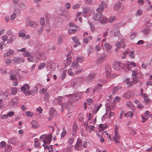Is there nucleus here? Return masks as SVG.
Returning a JSON list of instances; mask_svg holds the SVG:
<instances>
[{"mask_svg": "<svg viewBox=\"0 0 152 152\" xmlns=\"http://www.w3.org/2000/svg\"><path fill=\"white\" fill-rule=\"evenodd\" d=\"M134 103L137 105V108L139 109H142L143 108L144 106L140 104L138 100L134 101Z\"/></svg>", "mask_w": 152, "mask_h": 152, "instance_id": "a878e982", "label": "nucleus"}, {"mask_svg": "<svg viewBox=\"0 0 152 152\" xmlns=\"http://www.w3.org/2000/svg\"><path fill=\"white\" fill-rule=\"evenodd\" d=\"M30 55V53L28 51H25L23 53V55L24 56H27L28 57Z\"/></svg>", "mask_w": 152, "mask_h": 152, "instance_id": "774afa93", "label": "nucleus"}, {"mask_svg": "<svg viewBox=\"0 0 152 152\" xmlns=\"http://www.w3.org/2000/svg\"><path fill=\"white\" fill-rule=\"evenodd\" d=\"M102 86V85L99 83L97 84L96 86L95 87V89L97 91L99 92H101Z\"/></svg>", "mask_w": 152, "mask_h": 152, "instance_id": "c85d7f7f", "label": "nucleus"}, {"mask_svg": "<svg viewBox=\"0 0 152 152\" xmlns=\"http://www.w3.org/2000/svg\"><path fill=\"white\" fill-rule=\"evenodd\" d=\"M83 81V79L81 77H77L73 79L71 81V84L72 86L80 85Z\"/></svg>", "mask_w": 152, "mask_h": 152, "instance_id": "20e7f679", "label": "nucleus"}, {"mask_svg": "<svg viewBox=\"0 0 152 152\" xmlns=\"http://www.w3.org/2000/svg\"><path fill=\"white\" fill-rule=\"evenodd\" d=\"M12 149L11 145L7 144L5 147V151L6 152H10Z\"/></svg>", "mask_w": 152, "mask_h": 152, "instance_id": "cd10ccee", "label": "nucleus"}, {"mask_svg": "<svg viewBox=\"0 0 152 152\" xmlns=\"http://www.w3.org/2000/svg\"><path fill=\"white\" fill-rule=\"evenodd\" d=\"M100 130H104L106 129L107 128L108 126L107 125L105 124H101L99 125V126Z\"/></svg>", "mask_w": 152, "mask_h": 152, "instance_id": "f704fd0d", "label": "nucleus"}, {"mask_svg": "<svg viewBox=\"0 0 152 152\" xmlns=\"http://www.w3.org/2000/svg\"><path fill=\"white\" fill-rule=\"evenodd\" d=\"M120 33L119 29H115L112 31V34L114 36H116Z\"/></svg>", "mask_w": 152, "mask_h": 152, "instance_id": "473e14b6", "label": "nucleus"}, {"mask_svg": "<svg viewBox=\"0 0 152 152\" xmlns=\"http://www.w3.org/2000/svg\"><path fill=\"white\" fill-rule=\"evenodd\" d=\"M140 95L144 98V102L145 104H148L150 101V99L148 97V95L145 93H141Z\"/></svg>", "mask_w": 152, "mask_h": 152, "instance_id": "ddd939ff", "label": "nucleus"}, {"mask_svg": "<svg viewBox=\"0 0 152 152\" xmlns=\"http://www.w3.org/2000/svg\"><path fill=\"white\" fill-rule=\"evenodd\" d=\"M35 55L37 58L42 60H45L47 58L46 54L42 52L37 51L35 53Z\"/></svg>", "mask_w": 152, "mask_h": 152, "instance_id": "39448f33", "label": "nucleus"}, {"mask_svg": "<svg viewBox=\"0 0 152 152\" xmlns=\"http://www.w3.org/2000/svg\"><path fill=\"white\" fill-rule=\"evenodd\" d=\"M11 93L12 94L14 95L16 94L18 90L16 88H12L11 89Z\"/></svg>", "mask_w": 152, "mask_h": 152, "instance_id": "8fccbe9b", "label": "nucleus"}, {"mask_svg": "<svg viewBox=\"0 0 152 152\" xmlns=\"http://www.w3.org/2000/svg\"><path fill=\"white\" fill-rule=\"evenodd\" d=\"M96 77V74L94 72H91L88 74L85 78V81L87 83L93 81Z\"/></svg>", "mask_w": 152, "mask_h": 152, "instance_id": "7ed1b4c3", "label": "nucleus"}, {"mask_svg": "<svg viewBox=\"0 0 152 152\" xmlns=\"http://www.w3.org/2000/svg\"><path fill=\"white\" fill-rule=\"evenodd\" d=\"M114 113L113 112H110V111H106V114L104 115L105 117H107L110 118L112 116L114 115Z\"/></svg>", "mask_w": 152, "mask_h": 152, "instance_id": "aec40b11", "label": "nucleus"}, {"mask_svg": "<svg viewBox=\"0 0 152 152\" xmlns=\"http://www.w3.org/2000/svg\"><path fill=\"white\" fill-rule=\"evenodd\" d=\"M104 47L107 50H110L112 48V46L107 43H105L104 44Z\"/></svg>", "mask_w": 152, "mask_h": 152, "instance_id": "c756f323", "label": "nucleus"}, {"mask_svg": "<svg viewBox=\"0 0 152 152\" xmlns=\"http://www.w3.org/2000/svg\"><path fill=\"white\" fill-rule=\"evenodd\" d=\"M125 24V22H120L116 23L115 25V26L118 28L121 27Z\"/></svg>", "mask_w": 152, "mask_h": 152, "instance_id": "4c0bfd02", "label": "nucleus"}, {"mask_svg": "<svg viewBox=\"0 0 152 152\" xmlns=\"http://www.w3.org/2000/svg\"><path fill=\"white\" fill-rule=\"evenodd\" d=\"M74 141V138L71 137L69 139L68 142L70 145L72 146V144L73 143Z\"/></svg>", "mask_w": 152, "mask_h": 152, "instance_id": "603ef678", "label": "nucleus"}, {"mask_svg": "<svg viewBox=\"0 0 152 152\" xmlns=\"http://www.w3.org/2000/svg\"><path fill=\"white\" fill-rule=\"evenodd\" d=\"M82 95L81 94V93L77 94H74L72 95V97H77V98L76 99V100H78L79 99L82 97Z\"/></svg>", "mask_w": 152, "mask_h": 152, "instance_id": "58836bf2", "label": "nucleus"}, {"mask_svg": "<svg viewBox=\"0 0 152 152\" xmlns=\"http://www.w3.org/2000/svg\"><path fill=\"white\" fill-rule=\"evenodd\" d=\"M121 100V98L118 96L116 97L114 99L113 101L114 103H117L119 102Z\"/></svg>", "mask_w": 152, "mask_h": 152, "instance_id": "338daca9", "label": "nucleus"}, {"mask_svg": "<svg viewBox=\"0 0 152 152\" xmlns=\"http://www.w3.org/2000/svg\"><path fill=\"white\" fill-rule=\"evenodd\" d=\"M116 18L115 17L112 16L111 17L108 19V20L109 22L111 23L113 21H114L115 20H116Z\"/></svg>", "mask_w": 152, "mask_h": 152, "instance_id": "09e8293b", "label": "nucleus"}, {"mask_svg": "<svg viewBox=\"0 0 152 152\" xmlns=\"http://www.w3.org/2000/svg\"><path fill=\"white\" fill-rule=\"evenodd\" d=\"M47 90V88L45 87L41 89L39 91V93L41 94H44L45 93Z\"/></svg>", "mask_w": 152, "mask_h": 152, "instance_id": "a19ab883", "label": "nucleus"}, {"mask_svg": "<svg viewBox=\"0 0 152 152\" xmlns=\"http://www.w3.org/2000/svg\"><path fill=\"white\" fill-rule=\"evenodd\" d=\"M14 114L15 113L14 112L10 111L8 112L7 115L8 117H11L13 116L14 115Z\"/></svg>", "mask_w": 152, "mask_h": 152, "instance_id": "6e6d98bb", "label": "nucleus"}, {"mask_svg": "<svg viewBox=\"0 0 152 152\" xmlns=\"http://www.w3.org/2000/svg\"><path fill=\"white\" fill-rule=\"evenodd\" d=\"M113 66L114 69L118 71L123 68L124 67V64L122 63L115 62L114 63Z\"/></svg>", "mask_w": 152, "mask_h": 152, "instance_id": "1a4fd4ad", "label": "nucleus"}, {"mask_svg": "<svg viewBox=\"0 0 152 152\" xmlns=\"http://www.w3.org/2000/svg\"><path fill=\"white\" fill-rule=\"evenodd\" d=\"M111 68L109 65H107L105 67L106 76L107 78H110Z\"/></svg>", "mask_w": 152, "mask_h": 152, "instance_id": "4468645a", "label": "nucleus"}, {"mask_svg": "<svg viewBox=\"0 0 152 152\" xmlns=\"http://www.w3.org/2000/svg\"><path fill=\"white\" fill-rule=\"evenodd\" d=\"M72 39L75 42L77 43L78 45H80V43L79 42V39L77 38L73 37H72Z\"/></svg>", "mask_w": 152, "mask_h": 152, "instance_id": "c9c22d12", "label": "nucleus"}, {"mask_svg": "<svg viewBox=\"0 0 152 152\" xmlns=\"http://www.w3.org/2000/svg\"><path fill=\"white\" fill-rule=\"evenodd\" d=\"M56 65L53 61L49 60L47 61L46 67L47 69H54Z\"/></svg>", "mask_w": 152, "mask_h": 152, "instance_id": "6e6552de", "label": "nucleus"}, {"mask_svg": "<svg viewBox=\"0 0 152 152\" xmlns=\"http://www.w3.org/2000/svg\"><path fill=\"white\" fill-rule=\"evenodd\" d=\"M80 7V6L79 4H77L74 5L73 6H72V8L73 9L75 10L79 8Z\"/></svg>", "mask_w": 152, "mask_h": 152, "instance_id": "052dcab7", "label": "nucleus"}, {"mask_svg": "<svg viewBox=\"0 0 152 152\" xmlns=\"http://www.w3.org/2000/svg\"><path fill=\"white\" fill-rule=\"evenodd\" d=\"M125 40L124 39H122L121 40L120 42H118L116 43H119L120 47H121L122 48H124L125 47V44L124 43Z\"/></svg>", "mask_w": 152, "mask_h": 152, "instance_id": "bb28decb", "label": "nucleus"}, {"mask_svg": "<svg viewBox=\"0 0 152 152\" xmlns=\"http://www.w3.org/2000/svg\"><path fill=\"white\" fill-rule=\"evenodd\" d=\"M31 124L32 128L34 129L38 128L39 127L38 122L35 120H33L31 121Z\"/></svg>", "mask_w": 152, "mask_h": 152, "instance_id": "2eb2a0df", "label": "nucleus"}, {"mask_svg": "<svg viewBox=\"0 0 152 152\" xmlns=\"http://www.w3.org/2000/svg\"><path fill=\"white\" fill-rule=\"evenodd\" d=\"M71 105V104L69 102H68L66 104H61V106L62 109L61 110V111L62 112L64 111L63 108L66 107V109H68V108Z\"/></svg>", "mask_w": 152, "mask_h": 152, "instance_id": "a211bd4d", "label": "nucleus"}, {"mask_svg": "<svg viewBox=\"0 0 152 152\" xmlns=\"http://www.w3.org/2000/svg\"><path fill=\"white\" fill-rule=\"evenodd\" d=\"M134 93L131 91H128L123 95V97L126 99H130L134 97Z\"/></svg>", "mask_w": 152, "mask_h": 152, "instance_id": "9d476101", "label": "nucleus"}, {"mask_svg": "<svg viewBox=\"0 0 152 152\" xmlns=\"http://www.w3.org/2000/svg\"><path fill=\"white\" fill-rule=\"evenodd\" d=\"M100 21L102 23L104 24L107 21V19L104 17H102L100 19Z\"/></svg>", "mask_w": 152, "mask_h": 152, "instance_id": "de8ad7c7", "label": "nucleus"}, {"mask_svg": "<svg viewBox=\"0 0 152 152\" xmlns=\"http://www.w3.org/2000/svg\"><path fill=\"white\" fill-rule=\"evenodd\" d=\"M20 71H21L20 69H15L11 71V73L17 75L19 74Z\"/></svg>", "mask_w": 152, "mask_h": 152, "instance_id": "72a5a7b5", "label": "nucleus"}, {"mask_svg": "<svg viewBox=\"0 0 152 152\" xmlns=\"http://www.w3.org/2000/svg\"><path fill=\"white\" fill-rule=\"evenodd\" d=\"M77 31V28L74 29H70L68 30V33L69 34H73L75 33Z\"/></svg>", "mask_w": 152, "mask_h": 152, "instance_id": "ea45409f", "label": "nucleus"}, {"mask_svg": "<svg viewBox=\"0 0 152 152\" xmlns=\"http://www.w3.org/2000/svg\"><path fill=\"white\" fill-rule=\"evenodd\" d=\"M109 138L111 141H114L116 143L119 142L120 136L118 133H115L114 136L113 137L112 139L110 136H109Z\"/></svg>", "mask_w": 152, "mask_h": 152, "instance_id": "9b49d317", "label": "nucleus"}, {"mask_svg": "<svg viewBox=\"0 0 152 152\" xmlns=\"http://www.w3.org/2000/svg\"><path fill=\"white\" fill-rule=\"evenodd\" d=\"M45 63H41L38 66V69L39 70L42 69L45 66Z\"/></svg>", "mask_w": 152, "mask_h": 152, "instance_id": "a18cd8bd", "label": "nucleus"}, {"mask_svg": "<svg viewBox=\"0 0 152 152\" xmlns=\"http://www.w3.org/2000/svg\"><path fill=\"white\" fill-rule=\"evenodd\" d=\"M27 24L29 26L33 27H35L37 25V24L36 23L32 21H29L28 22Z\"/></svg>", "mask_w": 152, "mask_h": 152, "instance_id": "2f4dec72", "label": "nucleus"}, {"mask_svg": "<svg viewBox=\"0 0 152 152\" xmlns=\"http://www.w3.org/2000/svg\"><path fill=\"white\" fill-rule=\"evenodd\" d=\"M102 14L100 13H98L94 14L93 17V19L95 21H98L102 17Z\"/></svg>", "mask_w": 152, "mask_h": 152, "instance_id": "dca6fc26", "label": "nucleus"}, {"mask_svg": "<svg viewBox=\"0 0 152 152\" xmlns=\"http://www.w3.org/2000/svg\"><path fill=\"white\" fill-rule=\"evenodd\" d=\"M49 114L50 115L55 117L57 115V113L54 109L52 108L50 109L49 112Z\"/></svg>", "mask_w": 152, "mask_h": 152, "instance_id": "5701e85b", "label": "nucleus"}, {"mask_svg": "<svg viewBox=\"0 0 152 152\" xmlns=\"http://www.w3.org/2000/svg\"><path fill=\"white\" fill-rule=\"evenodd\" d=\"M18 35L20 37H25V34L24 33H23L21 31H20L18 33Z\"/></svg>", "mask_w": 152, "mask_h": 152, "instance_id": "69168bd1", "label": "nucleus"}, {"mask_svg": "<svg viewBox=\"0 0 152 152\" xmlns=\"http://www.w3.org/2000/svg\"><path fill=\"white\" fill-rule=\"evenodd\" d=\"M50 97L48 93H46L44 96V99L45 101L47 102L48 100V99Z\"/></svg>", "mask_w": 152, "mask_h": 152, "instance_id": "13d9d810", "label": "nucleus"}, {"mask_svg": "<svg viewBox=\"0 0 152 152\" xmlns=\"http://www.w3.org/2000/svg\"><path fill=\"white\" fill-rule=\"evenodd\" d=\"M142 10H139L136 12V16H140L142 14Z\"/></svg>", "mask_w": 152, "mask_h": 152, "instance_id": "4d7b16f0", "label": "nucleus"}, {"mask_svg": "<svg viewBox=\"0 0 152 152\" xmlns=\"http://www.w3.org/2000/svg\"><path fill=\"white\" fill-rule=\"evenodd\" d=\"M78 129L77 125L76 122H75L72 127V134L75 135L77 133Z\"/></svg>", "mask_w": 152, "mask_h": 152, "instance_id": "f3484780", "label": "nucleus"}, {"mask_svg": "<svg viewBox=\"0 0 152 152\" xmlns=\"http://www.w3.org/2000/svg\"><path fill=\"white\" fill-rule=\"evenodd\" d=\"M92 37L89 36L83 39V41L85 44H88L89 41L92 39Z\"/></svg>", "mask_w": 152, "mask_h": 152, "instance_id": "393cba45", "label": "nucleus"}, {"mask_svg": "<svg viewBox=\"0 0 152 152\" xmlns=\"http://www.w3.org/2000/svg\"><path fill=\"white\" fill-rule=\"evenodd\" d=\"M13 64H20L21 62L22 63L24 62L23 60H22L21 58L18 57H14L12 60Z\"/></svg>", "mask_w": 152, "mask_h": 152, "instance_id": "f8f14e48", "label": "nucleus"}, {"mask_svg": "<svg viewBox=\"0 0 152 152\" xmlns=\"http://www.w3.org/2000/svg\"><path fill=\"white\" fill-rule=\"evenodd\" d=\"M90 10V9L88 7H84L83 8V13L84 14L88 13Z\"/></svg>", "mask_w": 152, "mask_h": 152, "instance_id": "49530a36", "label": "nucleus"}, {"mask_svg": "<svg viewBox=\"0 0 152 152\" xmlns=\"http://www.w3.org/2000/svg\"><path fill=\"white\" fill-rule=\"evenodd\" d=\"M134 51H132L129 53V55L130 57L132 58H134L135 57V54H134Z\"/></svg>", "mask_w": 152, "mask_h": 152, "instance_id": "5fc2aeb1", "label": "nucleus"}, {"mask_svg": "<svg viewBox=\"0 0 152 152\" xmlns=\"http://www.w3.org/2000/svg\"><path fill=\"white\" fill-rule=\"evenodd\" d=\"M14 53V51L11 49H10L8 50L7 52L4 53V57H6V56H11V55H13Z\"/></svg>", "mask_w": 152, "mask_h": 152, "instance_id": "412c9836", "label": "nucleus"}, {"mask_svg": "<svg viewBox=\"0 0 152 152\" xmlns=\"http://www.w3.org/2000/svg\"><path fill=\"white\" fill-rule=\"evenodd\" d=\"M84 126L85 127L86 130L91 133L92 131H94L95 126L94 125H88L87 122H85L83 123Z\"/></svg>", "mask_w": 152, "mask_h": 152, "instance_id": "423d86ee", "label": "nucleus"}, {"mask_svg": "<svg viewBox=\"0 0 152 152\" xmlns=\"http://www.w3.org/2000/svg\"><path fill=\"white\" fill-rule=\"evenodd\" d=\"M115 46L116 48L115 49V51L116 52H118L120 50V46L119 45V43H116L115 44Z\"/></svg>", "mask_w": 152, "mask_h": 152, "instance_id": "e2e57ef3", "label": "nucleus"}, {"mask_svg": "<svg viewBox=\"0 0 152 152\" xmlns=\"http://www.w3.org/2000/svg\"><path fill=\"white\" fill-rule=\"evenodd\" d=\"M142 118V121H141L142 123H144L148 119V118L146 117L145 116H141Z\"/></svg>", "mask_w": 152, "mask_h": 152, "instance_id": "680f3d73", "label": "nucleus"}, {"mask_svg": "<svg viewBox=\"0 0 152 152\" xmlns=\"http://www.w3.org/2000/svg\"><path fill=\"white\" fill-rule=\"evenodd\" d=\"M126 105L131 110H133L134 108V105L130 101H128L126 102Z\"/></svg>", "mask_w": 152, "mask_h": 152, "instance_id": "b1692460", "label": "nucleus"}, {"mask_svg": "<svg viewBox=\"0 0 152 152\" xmlns=\"http://www.w3.org/2000/svg\"><path fill=\"white\" fill-rule=\"evenodd\" d=\"M104 9L103 7L99 6V8L97 9L96 11L98 12V13H102V12L104 10Z\"/></svg>", "mask_w": 152, "mask_h": 152, "instance_id": "3c124183", "label": "nucleus"}, {"mask_svg": "<svg viewBox=\"0 0 152 152\" xmlns=\"http://www.w3.org/2000/svg\"><path fill=\"white\" fill-rule=\"evenodd\" d=\"M121 7L120 3L119 2L115 3L113 6L114 9L115 10H118Z\"/></svg>", "mask_w": 152, "mask_h": 152, "instance_id": "7c9ffc66", "label": "nucleus"}, {"mask_svg": "<svg viewBox=\"0 0 152 152\" xmlns=\"http://www.w3.org/2000/svg\"><path fill=\"white\" fill-rule=\"evenodd\" d=\"M72 67L75 69H79L80 67L79 64L76 61H74L72 63Z\"/></svg>", "mask_w": 152, "mask_h": 152, "instance_id": "4be33fe9", "label": "nucleus"}, {"mask_svg": "<svg viewBox=\"0 0 152 152\" xmlns=\"http://www.w3.org/2000/svg\"><path fill=\"white\" fill-rule=\"evenodd\" d=\"M51 134H49L48 136L42 135L40 137L39 140L41 142L43 141L45 144H49L51 142Z\"/></svg>", "mask_w": 152, "mask_h": 152, "instance_id": "f257e3e1", "label": "nucleus"}, {"mask_svg": "<svg viewBox=\"0 0 152 152\" xmlns=\"http://www.w3.org/2000/svg\"><path fill=\"white\" fill-rule=\"evenodd\" d=\"M30 89V87L27 84H24L23 86L21 88V90L23 91L24 94L26 96H29L31 95L32 93V91H30L29 90Z\"/></svg>", "mask_w": 152, "mask_h": 152, "instance_id": "f03ea898", "label": "nucleus"}, {"mask_svg": "<svg viewBox=\"0 0 152 152\" xmlns=\"http://www.w3.org/2000/svg\"><path fill=\"white\" fill-rule=\"evenodd\" d=\"M26 115L28 116L32 117L33 116V113L31 111H28L26 113Z\"/></svg>", "mask_w": 152, "mask_h": 152, "instance_id": "864d4df0", "label": "nucleus"}, {"mask_svg": "<svg viewBox=\"0 0 152 152\" xmlns=\"http://www.w3.org/2000/svg\"><path fill=\"white\" fill-rule=\"evenodd\" d=\"M150 29L149 28H144L142 31V33L144 34H147L150 31Z\"/></svg>", "mask_w": 152, "mask_h": 152, "instance_id": "37998d69", "label": "nucleus"}, {"mask_svg": "<svg viewBox=\"0 0 152 152\" xmlns=\"http://www.w3.org/2000/svg\"><path fill=\"white\" fill-rule=\"evenodd\" d=\"M124 115L126 117H132L133 116V113L131 111H129L127 113H126Z\"/></svg>", "mask_w": 152, "mask_h": 152, "instance_id": "79ce46f5", "label": "nucleus"}, {"mask_svg": "<svg viewBox=\"0 0 152 152\" xmlns=\"http://www.w3.org/2000/svg\"><path fill=\"white\" fill-rule=\"evenodd\" d=\"M63 131L61 134V137H64L66 134V132L64 127L63 128Z\"/></svg>", "mask_w": 152, "mask_h": 152, "instance_id": "0e129e2a", "label": "nucleus"}, {"mask_svg": "<svg viewBox=\"0 0 152 152\" xmlns=\"http://www.w3.org/2000/svg\"><path fill=\"white\" fill-rule=\"evenodd\" d=\"M74 148L77 151H80L82 150L83 147L82 141L80 139H78Z\"/></svg>", "mask_w": 152, "mask_h": 152, "instance_id": "0eeeda50", "label": "nucleus"}, {"mask_svg": "<svg viewBox=\"0 0 152 152\" xmlns=\"http://www.w3.org/2000/svg\"><path fill=\"white\" fill-rule=\"evenodd\" d=\"M137 35V33L135 32H133L131 34L130 37V38L132 39H134L136 37Z\"/></svg>", "mask_w": 152, "mask_h": 152, "instance_id": "c03bdc74", "label": "nucleus"}, {"mask_svg": "<svg viewBox=\"0 0 152 152\" xmlns=\"http://www.w3.org/2000/svg\"><path fill=\"white\" fill-rule=\"evenodd\" d=\"M105 59V56H101L97 58L96 61L98 63L101 64L104 62Z\"/></svg>", "mask_w": 152, "mask_h": 152, "instance_id": "6ab92c4d", "label": "nucleus"}, {"mask_svg": "<svg viewBox=\"0 0 152 152\" xmlns=\"http://www.w3.org/2000/svg\"><path fill=\"white\" fill-rule=\"evenodd\" d=\"M126 83L128 84V86L131 87L133 86V83L132 81H130L129 78H127L126 80Z\"/></svg>", "mask_w": 152, "mask_h": 152, "instance_id": "e433bc0d", "label": "nucleus"}, {"mask_svg": "<svg viewBox=\"0 0 152 152\" xmlns=\"http://www.w3.org/2000/svg\"><path fill=\"white\" fill-rule=\"evenodd\" d=\"M28 60L30 62H33L34 60V57L33 56L30 55L28 57Z\"/></svg>", "mask_w": 152, "mask_h": 152, "instance_id": "bf43d9fd", "label": "nucleus"}]
</instances>
